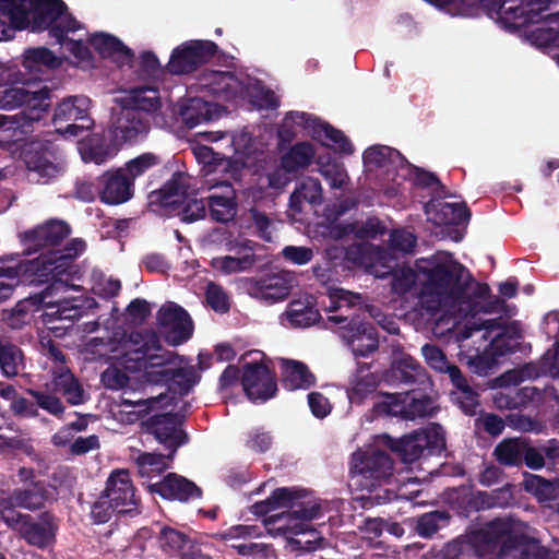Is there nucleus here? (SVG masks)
Listing matches in <instances>:
<instances>
[{
    "mask_svg": "<svg viewBox=\"0 0 559 559\" xmlns=\"http://www.w3.org/2000/svg\"><path fill=\"white\" fill-rule=\"evenodd\" d=\"M299 521H300V523H295V524H293V522H290L288 524L287 531H292L295 534H305L306 532H309L313 538L306 539V540H302L300 538H289L288 543H289L292 549L300 550V551H305V552H310V551L316 550L318 548L319 540H321V538L318 537V534H319L318 531L314 528H309V525L307 523L308 521H301V520H299Z\"/></svg>",
    "mask_w": 559,
    "mask_h": 559,
    "instance_id": "obj_62",
    "label": "nucleus"
},
{
    "mask_svg": "<svg viewBox=\"0 0 559 559\" xmlns=\"http://www.w3.org/2000/svg\"><path fill=\"white\" fill-rule=\"evenodd\" d=\"M525 437L506 438L493 450L497 462L503 466L519 467L523 464Z\"/></svg>",
    "mask_w": 559,
    "mask_h": 559,
    "instance_id": "obj_47",
    "label": "nucleus"
},
{
    "mask_svg": "<svg viewBox=\"0 0 559 559\" xmlns=\"http://www.w3.org/2000/svg\"><path fill=\"white\" fill-rule=\"evenodd\" d=\"M152 382L162 383L167 386V393H159L157 396H152L145 400L123 402L124 405L132 406L138 409L140 415H148L152 411L164 408L174 403L177 396L187 395L195 383V374L191 368L187 367H173L171 369H163L153 371Z\"/></svg>",
    "mask_w": 559,
    "mask_h": 559,
    "instance_id": "obj_6",
    "label": "nucleus"
},
{
    "mask_svg": "<svg viewBox=\"0 0 559 559\" xmlns=\"http://www.w3.org/2000/svg\"><path fill=\"white\" fill-rule=\"evenodd\" d=\"M366 247L364 245H352L347 248L331 247L325 249V254L329 257L331 264H336L349 267V265L361 266L366 263Z\"/></svg>",
    "mask_w": 559,
    "mask_h": 559,
    "instance_id": "obj_53",
    "label": "nucleus"
},
{
    "mask_svg": "<svg viewBox=\"0 0 559 559\" xmlns=\"http://www.w3.org/2000/svg\"><path fill=\"white\" fill-rule=\"evenodd\" d=\"M284 316L293 328H309L321 320V314L314 307L312 296L305 300H292Z\"/></svg>",
    "mask_w": 559,
    "mask_h": 559,
    "instance_id": "obj_43",
    "label": "nucleus"
},
{
    "mask_svg": "<svg viewBox=\"0 0 559 559\" xmlns=\"http://www.w3.org/2000/svg\"><path fill=\"white\" fill-rule=\"evenodd\" d=\"M506 559H550L549 550L538 539L515 532L504 546Z\"/></svg>",
    "mask_w": 559,
    "mask_h": 559,
    "instance_id": "obj_38",
    "label": "nucleus"
},
{
    "mask_svg": "<svg viewBox=\"0 0 559 559\" xmlns=\"http://www.w3.org/2000/svg\"><path fill=\"white\" fill-rule=\"evenodd\" d=\"M258 287L263 298L271 299L272 301L283 300L289 294V286L287 282L276 274L260 278Z\"/></svg>",
    "mask_w": 559,
    "mask_h": 559,
    "instance_id": "obj_60",
    "label": "nucleus"
},
{
    "mask_svg": "<svg viewBox=\"0 0 559 559\" xmlns=\"http://www.w3.org/2000/svg\"><path fill=\"white\" fill-rule=\"evenodd\" d=\"M167 460L171 461L173 459H169L168 454L144 452L136 457L135 463L141 477H152L162 474L169 467Z\"/></svg>",
    "mask_w": 559,
    "mask_h": 559,
    "instance_id": "obj_58",
    "label": "nucleus"
},
{
    "mask_svg": "<svg viewBox=\"0 0 559 559\" xmlns=\"http://www.w3.org/2000/svg\"><path fill=\"white\" fill-rule=\"evenodd\" d=\"M78 314L76 309L58 307L55 311H44L43 322L56 337H62L73 325V319Z\"/></svg>",
    "mask_w": 559,
    "mask_h": 559,
    "instance_id": "obj_50",
    "label": "nucleus"
},
{
    "mask_svg": "<svg viewBox=\"0 0 559 559\" xmlns=\"http://www.w3.org/2000/svg\"><path fill=\"white\" fill-rule=\"evenodd\" d=\"M428 221L437 226L460 225L467 223L471 211L465 203H449L441 199H432L424 205Z\"/></svg>",
    "mask_w": 559,
    "mask_h": 559,
    "instance_id": "obj_30",
    "label": "nucleus"
},
{
    "mask_svg": "<svg viewBox=\"0 0 559 559\" xmlns=\"http://www.w3.org/2000/svg\"><path fill=\"white\" fill-rule=\"evenodd\" d=\"M188 175L176 170L171 177L159 188L148 193V206L153 207H175L181 203V199L188 192Z\"/></svg>",
    "mask_w": 559,
    "mask_h": 559,
    "instance_id": "obj_29",
    "label": "nucleus"
},
{
    "mask_svg": "<svg viewBox=\"0 0 559 559\" xmlns=\"http://www.w3.org/2000/svg\"><path fill=\"white\" fill-rule=\"evenodd\" d=\"M199 82L210 94L224 99L235 97L240 84L234 72L207 69L201 73Z\"/></svg>",
    "mask_w": 559,
    "mask_h": 559,
    "instance_id": "obj_34",
    "label": "nucleus"
},
{
    "mask_svg": "<svg viewBox=\"0 0 559 559\" xmlns=\"http://www.w3.org/2000/svg\"><path fill=\"white\" fill-rule=\"evenodd\" d=\"M255 242L245 240L236 242L234 249L238 257L225 255L214 258L211 265L225 275L246 272L254 266L258 261L254 254Z\"/></svg>",
    "mask_w": 559,
    "mask_h": 559,
    "instance_id": "obj_31",
    "label": "nucleus"
},
{
    "mask_svg": "<svg viewBox=\"0 0 559 559\" xmlns=\"http://www.w3.org/2000/svg\"><path fill=\"white\" fill-rule=\"evenodd\" d=\"M51 292L52 287L50 285L43 292L20 300L14 308L4 312L3 320L7 325L13 330H20L24 325L31 324L37 312L41 311L45 307L51 308L53 304L59 302L58 300H48Z\"/></svg>",
    "mask_w": 559,
    "mask_h": 559,
    "instance_id": "obj_24",
    "label": "nucleus"
},
{
    "mask_svg": "<svg viewBox=\"0 0 559 559\" xmlns=\"http://www.w3.org/2000/svg\"><path fill=\"white\" fill-rule=\"evenodd\" d=\"M193 154L197 160L203 165L207 174L221 173L227 175L230 179H240L245 166L241 160L226 157L224 154L215 152L207 145L194 147Z\"/></svg>",
    "mask_w": 559,
    "mask_h": 559,
    "instance_id": "obj_28",
    "label": "nucleus"
},
{
    "mask_svg": "<svg viewBox=\"0 0 559 559\" xmlns=\"http://www.w3.org/2000/svg\"><path fill=\"white\" fill-rule=\"evenodd\" d=\"M90 103L85 96H69L58 103L51 119L56 131L66 138H76L90 130L93 126L88 117Z\"/></svg>",
    "mask_w": 559,
    "mask_h": 559,
    "instance_id": "obj_13",
    "label": "nucleus"
},
{
    "mask_svg": "<svg viewBox=\"0 0 559 559\" xmlns=\"http://www.w3.org/2000/svg\"><path fill=\"white\" fill-rule=\"evenodd\" d=\"M384 444L405 464H412L420 457L439 453L444 447L443 439L424 430L414 431L400 439L384 436Z\"/></svg>",
    "mask_w": 559,
    "mask_h": 559,
    "instance_id": "obj_16",
    "label": "nucleus"
},
{
    "mask_svg": "<svg viewBox=\"0 0 559 559\" xmlns=\"http://www.w3.org/2000/svg\"><path fill=\"white\" fill-rule=\"evenodd\" d=\"M27 393L35 399L37 408L39 407L46 411L60 420L63 419L66 406L61 399L56 395L57 393H48L34 389H27Z\"/></svg>",
    "mask_w": 559,
    "mask_h": 559,
    "instance_id": "obj_61",
    "label": "nucleus"
},
{
    "mask_svg": "<svg viewBox=\"0 0 559 559\" xmlns=\"http://www.w3.org/2000/svg\"><path fill=\"white\" fill-rule=\"evenodd\" d=\"M370 369L371 364L358 362L356 372L350 380V388L347 390L350 403L361 404L368 395L376 392L380 379Z\"/></svg>",
    "mask_w": 559,
    "mask_h": 559,
    "instance_id": "obj_40",
    "label": "nucleus"
},
{
    "mask_svg": "<svg viewBox=\"0 0 559 559\" xmlns=\"http://www.w3.org/2000/svg\"><path fill=\"white\" fill-rule=\"evenodd\" d=\"M281 383L289 391L307 390L316 384V376L305 362L282 358Z\"/></svg>",
    "mask_w": 559,
    "mask_h": 559,
    "instance_id": "obj_37",
    "label": "nucleus"
},
{
    "mask_svg": "<svg viewBox=\"0 0 559 559\" xmlns=\"http://www.w3.org/2000/svg\"><path fill=\"white\" fill-rule=\"evenodd\" d=\"M217 52L218 46L212 40H188L173 50L165 70L175 75L189 74L210 62Z\"/></svg>",
    "mask_w": 559,
    "mask_h": 559,
    "instance_id": "obj_15",
    "label": "nucleus"
},
{
    "mask_svg": "<svg viewBox=\"0 0 559 559\" xmlns=\"http://www.w3.org/2000/svg\"><path fill=\"white\" fill-rule=\"evenodd\" d=\"M103 493L109 500L108 503H111L117 510V513H132L138 510L135 489L127 471L112 472Z\"/></svg>",
    "mask_w": 559,
    "mask_h": 559,
    "instance_id": "obj_23",
    "label": "nucleus"
},
{
    "mask_svg": "<svg viewBox=\"0 0 559 559\" xmlns=\"http://www.w3.org/2000/svg\"><path fill=\"white\" fill-rule=\"evenodd\" d=\"M0 13L17 31H48L49 37L61 46L68 33L81 27L62 0H0Z\"/></svg>",
    "mask_w": 559,
    "mask_h": 559,
    "instance_id": "obj_3",
    "label": "nucleus"
},
{
    "mask_svg": "<svg viewBox=\"0 0 559 559\" xmlns=\"http://www.w3.org/2000/svg\"><path fill=\"white\" fill-rule=\"evenodd\" d=\"M205 300L207 306L218 313H226L230 309L229 297L225 289L214 283L210 282L205 289Z\"/></svg>",
    "mask_w": 559,
    "mask_h": 559,
    "instance_id": "obj_64",
    "label": "nucleus"
},
{
    "mask_svg": "<svg viewBox=\"0 0 559 559\" xmlns=\"http://www.w3.org/2000/svg\"><path fill=\"white\" fill-rule=\"evenodd\" d=\"M70 231L71 228L66 222L50 219L20 234L25 253L31 254L46 249L37 258L27 261L24 266V273L33 277V282L48 283L73 273V262L84 251L85 242L72 239L62 249H53L69 236Z\"/></svg>",
    "mask_w": 559,
    "mask_h": 559,
    "instance_id": "obj_2",
    "label": "nucleus"
},
{
    "mask_svg": "<svg viewBox=\"0 0 559 559\" xmlns=\"http://www.w3.org/2000/svg\"><path fill=\"white\" fill-rule=\"evenodd\" d=\"M430 389H420V386L412 388L403 394H390L386 401L377 406L379 413L389 416H399L406 420L416 418L431 417L437 406L435 400L428 394Z\"/></svg>",
    "mask_w": 559,
    "mask_h": 559,
    "instance_id": "obj_9",
    "label": "nucleus"
},
{
    "mask_svg": "<svg viewBox=\"0 0 559 559\" xmlns=\"http://www.w3.org/2000/svg\"><path fill=\"white\" fill-rule=\"evenodd\" d=\"M157 322L165 342L171 346L186 343L193 334V322L187 310L176 304L163 306Z\"/></svg>",
    "mask_w": 559,
    "mask_h": 559,
    "instance_id": "obj_20",
    "label": "nucleus"
},
{
    "mask_svg": "<svg viewBox=\"0 0 559 559\" xmlns=\"http://www.w3.org/2000/svg\"><path fill=\"white\" fill-rule=\"evenodd\" d=\"M314 157V150L309 142H299L290 147L281 158V168L285 173H296L308 167Z\"/></svg>",
    "mask_w": 559,
    "mask_h": 559,
    "instance_id": "obj_48",
    "label": "nucleus"
},
{
    "mask_svg": "<svg viewBox=\"0 0 559 559\" xmlns=\"http://www.w3.org/2000/svg\"><path fill=\"white\" fill-rule=\"evenodd\" d=\"M51 498L48 485L44 480L31 481L26 486L13 489V501L20 509L40 510Z\"/></svg>",
    "mask_w": 559,
    "mask_h": 559,
    "instance_id": "obj_41",
    "label": "nucleus"
},
{
    "mask_svg": "<svg viewBox=\"0 0 559 559\" xmlns=\"http://www.w3.org/2000/svg\"><path fill=\"white\" fill-rule=\"evenodd\" d=\"M99 199L105 204H121L133 197V182L123 168L106 171L99 177Z\"/></svg>",
    "mask_w": 559,
    "mask_h": 559,
    "instance_id": "obj_26",
    "label": "nucleus"
},
{
    "mask_svg": "<svg viewBox=\"0 0 559 559\" xmlns=\"http://www.w3.org/2000/svg\"><path fill=\"white\" fill-rule=\"evenodd\" d=\"M159 548L169 557L182 558V554L188 551V547L193 545L197 539H192L187 534L170 527L162 526L157 536Z\"/></svg>",
    "mask_w": 559,
    "mask_h": 559,
    "instance_id": "obj_46",
    "label": "nucleus"
},
{
    "mask_svg": "<svg viewBox=\"0 0 559 559\" xmlns=\"http://www.w3.org/2000/svg\"><path fill=\"white\" fill-rule=\"evenodd\" d=\"M240 381L246 395L253 402H265L277 392L275 373L261 361L245 364Z\"/></svg>",
    "mask_w": 559,
    "mask_h": 559,
    "instance_id": "obj_19",
    "label": "nucleus"
},
{
    "mask_svg": "<svg viewBox=\"0 0 559 559\" xmlns=\"http://www.w3.org/2000/svg\"><path fill=\"white\" fill-rule=\"evenodd\" d=\"M52 97V91L47 85L38 90L27 88V97L23 100L24 109L17 115L33 127L35 122H39L48 115Z\"/></svg>",
    "mask_w": 559,
    "mask_h": 559,
    "instance_id": "obj_39",
    "label": "nucleus"
},
{
    "mask_svg": "<svg viewBox=\"0 0 559 559\" xmlns=\"http://www.w3.org/2000/svg\"><path fill=\"white\" fill-rule=\"evenodd\" d=\"M352 473L364 479L361 486L371 489L393 475V460L384 451L364 452L354 456Z\"/></svg>",
    "mask_w": 559,
    "mask_h": 559,
    "instance_id": "obj_21",
    "label": "nucleus"
},
{
    "mask_svg": "<svg viewBox=\"0 0 559 559\" xmlns=\"http://www.w3.org/2000/svg\"><path fill=\"white\" fill-rule=\"evenodd\" d=\"M122 104L129 108L147 114L146 119L151 122L162 107L159 92L153 87L134 88L131 95L123 99Z\"/></svg>",
    "mask_w": 559,
    "mask_h": 559,
    "instance_id": "obj_45",
    "label": "nucleus"
},
{
    "mask_svg": "<svg viewBox=\"0 0 559 559\" xmlns=\"http://www.w3.org/2000/svg\"><path fill=\"white\" fill-rule=\"evenodd\" d=\"M185 416L174 412L155 413L141 421V429L152 435L174 459L177 450L188 443V433L182 429Z\"/></svg>",
    "mask_w": 559,
    "mask_h": 559,
    "instance_id": "obj_10",
    "label": "nucleus"
},
{
    "mask_svg": "<svg viewBox=\"0 0 559 559\" xmlns=\"http://www.w3.org/2000/svg\"><path fill=\"white\" fill-rule=\"evenodd\" d=\"M253 512L266 515L280 508L286 511L269 515L264 519L267 531H277L286 534L288 524L294 520L311 521L322 515V508L306 490L288 487L276 488L264 501L253 504Z\"/></svg>",
    "mask_w": 559,
    "mask_h": 559,
    "instance_id": "obj_4",
    "label": "nucleus"
},
{
    "mask_svg": "<svg viewBox=\"0 0 559 559\" xmlns=\"http://www.w3.org/2000/svg\"><path fill=\"white\" fill-rule=\"evenodd\" d=\"M558 0H479L488 13L498 14L507 28L521 29L548 17L545 14Z\"/></svg>",
    "mask_w": 559,
    "mask_h": 559,
    "instance_id": "obj_7",
    "label": "nucleus"
},
{
    "mask_svg": "<svg viewBox=\"0 0 559 559\" xmlns=\"http://www.w3.org/2000/svg\"><path fill=\"white\" fill-rule=\"evenodd\" d=\"M480 330H485L483 337L486 340L493 332H497L492 336L487 349V354L496 359L515 353L523 340V333L518 322L502 325L499 319L484 320L479 324L474 322L471 325H466L463 336L465 338L471 337L474 332Z\"/></svg>",
    "mask_w": 559,
    "mask_h": 559,
    "instance_id": "obj_12",
    "label": "nucleus"
},
{
    "mask_svg": "<svg viewBox=\"0 0 559 559\" xmlns=\"http://www.w3.org/2000/svg\"><path fill=\"white\" fill-rule=\"evenodd\" d=\"M215 186L224 187L225 191L223 194L212 193L207 197L210 216L215 222L228 223L233 221L237 214L238 204L235 190L227 180H223Z\"/></svg>",
    "mask_w": 559,
    "mask_h": 559,
    "instance_id": "obj_35",
    "label": "nucleus"
},
{
    "mask_svg": "<svg viewBox=\"0 0 559 559\" xmlns=\"http://www.w3.org/2000/svg\"><path fill=\"white\" fill-rule=\"evenodd\" d=\"M515 534L510 522L495 519L480 528L465 535L468 547L478 557L495 555L497 559H506L504 546Z\"/></svg>",
    "mask_w": 559,
    "mask_h": 559,
    "instance_id": "obj_11",
    "label": "nucleus"
},
{
    "mask_svg": "<svg viewBox=\"0 0 559 559\" xmlns=\"http://www.w3.org/2000/svg\"><path fill=\"white\" fill-rule=\"evenodd\" d=\"M330 304L326 310L330 312L341 311L340 314H354L360 313V309L355 308L361 300L360 295L353 294L343 288L329 289Z\"/></svg>",
    "mask_w": 559,
    "mask_h": 559,
    "instance_id": "obj_54",
    "label": "nucleus"
},
{
    "mask_svg": "<svg viewBox=\"0 0 559 559\" xmlns=\"http://www.w3.org/2000/svg\"><path fill=\"white\" fill-rule=\"evenodd\" d=\"M162 164V158L151 152L143 153L129 160L123 168L126 175L133 182L135 178L145 174L148 169Z\"/></svg>",
    "mask_w": 559,
    "mask_h": 559,
    "instance_id": "obj_63",
    "label": "nucleus"
},
{
    "mask_svg": "<svg viewBox=\"0 0 559 559\" xmlns=\"http://www.w3.org/2000/svg\"><path fill=\"white\" fill-rule=\"evenodd\" d=\"M450 514L445 510H435L415 519V532L424 538H429L439 530L449 525Z\"/></svg>",
    "mask_w": 559,
    "mask_h": 559,
    "instance_id": "obj_52",
    "label": "nucleus"
},
{
    "mask_svg": "<svg viewBox=\"0 0 559 559\" xmlns=\"http://www.w3.org/2000/svg\"><path fill=\"white\" fill-rule=\"evenodd\" d=\"M147 114L121 104L120 110L112 116L110 132L116 143L134 145L143 142L150 133L152 122Z\"/></svg>",
    "mask_w": 559,
    "mask_h": 559,
    "instance_id": "obj_18",
    "label": "nucleus"
},
{
    "mask_svg": "<svg viewBox=\"0 0 559 559\" xmlns=\"http://www.w3.org/2000/svg\"><path fill=\"white\" fill-rule=\"evenodd\" d=\"M385 381L391 385L430 389L432 381L426 369L412 356L403 355L394 359L386 371Z\"/></svg>",
    "mask_w": 559,
    "mask_h": 559,
    "instance_id": "obj_22",
    "label": "nucleus"
},
{
    "mask_svg": "<svg viewBox=\"0 0 559 559\" xmlns=\"http://www.w3.org/2000/svg\"><path fill=\"white\" fill-rule=\"evenodd\" d=\"M487 497L480 490H463L456 491L455 497L451 500V507L457 514L468 518L472 513L485 510L484 498Z\"/></svg>",
    "mask_w": 559,
    "mask_h": 559,
    "instance_id": "obj_55",
    "label": "nucleus"
},
{
    "mask_svg": "<svg viewBox=\"0 0 559 559\" xmlns=\"http://www.w3.org/2000/svg\"><path fill=\"white\" fill-rule=\"evenodd\" d=\"M450 397L465 415L474 416L476 414L477 407L479 406V394L468 382L452 390Z\"/></svg>",
    "mask_w": 559,
    "mask_h": 559,
    "instance_id": "obj_59",
    "label": "nucleus"
},
{
    "mask_svg": "<svg viewBox=\"0 0 559 559\" xmlns=\"http://www.w3.org/2000/svg\"><path fill=\"white\" fill-rule=\"evenodd\" d=\"M58 530L59 521L57 516L52 512L44 511L37 520L31 515V520L22 528L21 538L31 546L46 549L56 544Z\"/></svg>",
    "mask_w": 559,
    "mask_h": 559,
    "instance_id": "obj_25",
    "label": "nucleus"
},
{
    "mask_svg": "<svg viewBox=\"0 0 559 559\" xmlns=\"http://www.w3.org/2000/svg\"><path fill=\"white\" fill-rule=\"evenodd\" d=\"M396 159L402 163H408L397 150L386 145L370 146L362 154L364 164L366 166L377 168L385 167L388 164L394 163Z\"/></svg>",
    "mask_w": 559,
    "mask_h": 559,
    "instance_id": "obj_56",
    "label": "nucleus"
},
{
    "mask_svg": "<svg viewBox=\"0 0 559 559\" xmlns=\"http://www.w3.org/2000/svg\"><path fill=\"white\" fill-rule=\"evenodd\" d=\"M88 41L102 58L112 60L120 68L131 66L134 60L133 50L114 35L105 33L94 34L90 37Z\"/></svg>",
    "mask_w": 559,
    "mask_h": 559,
    "instance_id": "obj_32",
    "label": "nucleus"
},
{
    "mask_svg": "<svg viewBox=\"0 0 559 559\" xmlns=\"http://www.w3.org/2000/svg\"><path fill=\"white\" fill-rule=\"evenodd\" d=\"M22 364V349L10 340L0 337V370L2 376L5 378L16 377Z\"/></svg>",
    "mask_w": 559,
    "mask_h": 559,
    "instance_id": "obj_49",
    "label": "nucleus"
},
{
    "mask_svg": "<svg viewBox=\"0 0 559 559\" xmlns=\"http://www.w3.org/2000/svg\"><path fill=\"white\" fill-rule=\"evenodd\" d=\"M151 492L164 499L188 502L202 497V489L192 480L176 473L167 474L160 481L150 485Z\"/></svg>",
    "mask_w": 559,
    "mask_h": 559,
    "instance_id": "obj_27",
    "label": "nucleus"
},
{
    "mask_svg": "<svg viewBox=\"0 0 559 559\" xmlns=\"http://www.w3.org/2000/svg\"><path fill=\"white\" fill-rule=\"evenodd\" d=\"M524 371L530 378L540 376L559 378V340L554 344V349H548L536 364H527Z\"/></svg>",
    "mask_w": 559,
    "mask_h": 559,
    "instance_id": "obj_51",
    "label": "nucleus"
},
{
    "mask_svg": "<svg viewBox=\"0 0 559 559\" xmlns=\"http://www.w3.org/2000/svg\"><path fill=\"white\" fill-rule=\"evenodd\" d=\"M34 131L23 117L0 115V147H10L26 139Z\"/></svg>",
    "mask_w": 559,
    "mask_h": 559,
    "instance_id": "obj_44",
    "label": "nucleus"
},
{
    "mask_svg": "<svg viewBox=\"0 0 559 559\" xmlns=\"http://www.w3.org/2000/svg\"><path fill=\"white\" fill-rule=\"evenodd\" d=\"M180 116L185 124L192 129L217 118L216 105L200 97L189 98L181 106Z\"/></svg>",
    "mask_w": 559,
    "mask_h": 559,
    "instance_id": "obj_42",
    "label": "nucleus"
},
{
    "mask_svg": "<svg viewBox=\"0 0 559 559\" xmlns=\"http://www.w3.org/2000/svg\"><path fill=\"white\" fill-rule=\"evenodd\" d=\"M51 392L61 394L68 404L72 406L85 403V391L67 366H58L52 370Z\"/></svg>",
    "mask_w": 559,
    "mask_h": 559,
    "instance_id": "obj_33",
    "label": "nucleus"
},
{
    "mask_svg": "<svg viewBox=\"0 0 559 559\" xmlns=\"http://www.w3.org/2000/svg\"><path fill=\"white\" fill-rule=\"evenodd\" d=\"M24 163L40 183H48L64 173L59 147L50 141L32 142L24 151Z\"/></svg>",
    "mask_w": 559,
    "mask_h": 559,
    "instance_id": "obj_14",
    "label": "nucleus"
},
{
    "mask_svg": "<svg viewBox=\"0 0 559 559\" xmlns=\"http://www.w3.org/2000/svg\"><path fill=\"white\" fill-rule=\"evenodd\" d=\"M523 485L525 491L532 493L540 502L551 501L556 498V485L542 476L526 474Z\"/></svg>",
    "mask_w": 559,
    "mask_h": 559,
    "instance_id": "obj_57",
    "label": "nucleus"
},
{
    "mask_svg": "<svg viewBox=\"0 0 559 559\" xmlns=\"http://www.w3.org/2000/svg\"><path fill=\"white\" fill-rule=\"evenodd\" d=\"M328 321L338 325L336 331L338 336L350 347L356 357H367L378 350V330L362 313L334 314L328 317Z\"/></svg>",
    "mask_w": 559,
    "mask_h": 559,
    "instance_id": "obj_8",
    "label": "nucleus"
},
{
    "mask_svg": "<svg viewBox=\"0 0 559 559\" xmlns=\"http://www.w3.org/2000/svg\"><path fill=\"white\" fill-rule=\"evenodd\" d=\"M130 341L138 347L131 348L123 355V366L131 371L144 370L150 381L153 371L171 369L178 355L163 350L159 337L155 332L132 333Z\"/></svg>",
    "mask_w": 559,
    "mask_h": 559,
    "instance_id": "obj_5",
    "label": "nucleus"
},
{
    "mask_svg": "<svg viewBox=\"0 0 559 559\" xmlns=\"http://www.w3.org/2000/svg\"><path fill=\"white\" fill-rule=\"evenodd\" d=\"M427 263L419 266L425 275L419 299L426 310L437 312L442 307L459 306L466 316L474 317L481 311L493 312L504 304L499 297L491 299L489 285L474 281L451 253L432 255Z\"/></svg>",
    "mask_w": 559,
    "mask_h": 559,
    "instance_id": "obj_1",
    "label": "nucleus"
},
{
    "mask_svg": "<svg viewBox=\"0 0 559 559\" xmlns=\"http://www.w3.org/2000/svg\"><path fill=\"white\" fill-rule=\"evenodd\" d=\"M62 60L46 47L28 48L23 53L22 66L34 80H43L48 71L60 68Z\"/></svg>",
    "mask_w": 559,
    "mask_h": 559,
    "instance_id": "obj_36",
    "label": "nucleus"
},
{
    "mask_svg": "<svg viewBox=\"0 0 559 559\" xmlns=\"http://www.w3.org/2000/svg\"><path fill=\"white\" fill-rule=\"evenodd\" d=\"M285 120L302 127L311 138L322 145L331 146L340 153L352 154L354 146L349 139L332 124L304 111H290Z\"/></svg>",
    "mask_w": 559,
    "mask_h": 559,
    "instance_id": "obj_17",
    "label": "nucleus"
}]
</instances>
